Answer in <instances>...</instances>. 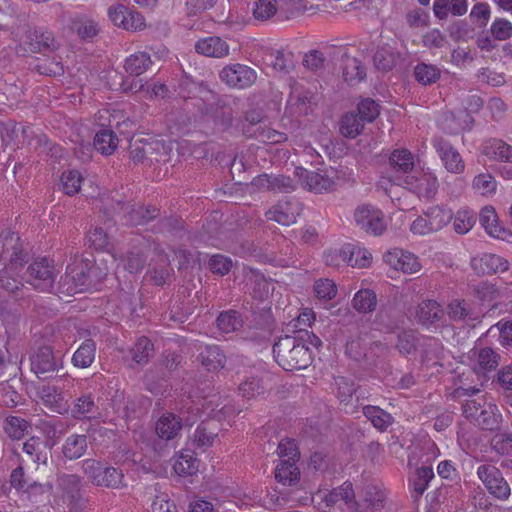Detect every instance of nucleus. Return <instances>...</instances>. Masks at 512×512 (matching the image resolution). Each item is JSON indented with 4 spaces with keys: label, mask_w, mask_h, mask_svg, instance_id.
<instances>
[{
    "label": "nucleus",
    "mask_w": 512,
    "mask_h": 512,
    "mask_svg": "<svg viewBox=\"0 0 512 512\" xmlns=\"http://www.w3.org/2000/svg\"><path fill=\"white\" fill-rule=\"evenodd\" d=\"M304 185L309 191L315 193L330 192L335 189L336 183L327 172L306 171Z\"/></svg>",
    "instance_id": "23"
},
{
    "label": "nucleus",
    "mask_w": 512,
    "mask_h": 512,
    "mask_svg": "<svg viewBox=\"0 0 512 512\" xmlns=\"http://www.w3.org/2000/svg\"><path fill=\"white\" fill-rule=\"evenodd\" d=\"M343 78L351 85L359 83L366 76L365 68L357 58L344 56L343 59Z\"/></svg>",
    "instance_id": "36"
},
{
    "label": "nucleus",
    "mask_w": 512,
    "mask_h": 512,
    "mask_svg": "<svg viewBox=\"0 0 512 512\" xmlns=\"http://www.w3.org/2000/svg\"><path fill=\"white\" fill-rule=\"evenodd\" d=\"M297 461L281 460L275 469V478L283 485H293L299 481L300 471Z\"/></svg>",
    "instance_id": "38"
},
{
    "label": "nucleus",
    "mask_w": 512,
    "mask_h": 512,
    "mask_svg": "<svg viewBox=\"0 0 512 512\" xmlns=\"http://www.w3.org/2000/svg\"><path fill=\"white\" fill-rule=\"evenodd\" d=\"M97 482L98 487L108 489H123L127 486L123 470L111 465H106L102 477Z\"/></svg>",
    "instance_id": "35"
},
{
    "label": "nucleus",
    "mask_w": 512,
    "mask_h": 512,
    "mask_svg": "<svg viewBox=\"0 0 512 512\" xmlns=\"http://www.w3.org/2000/svg\"><path fill=\"white\" fill-rule=\"evenodd\" d=\"M361 499L365 500L369 505L384 510L387 503V494L382 486L370 483L363 487Z\"/></svg>",
    "instance_id": "48"
},
{
    "label": "nucleus",
    "mask_w": 512,
    "mask_h": 512,
    "mask_svg": "<svg viewBox=\"0 0 512 512\" xmlns=\"http://www.w3.org/2000/svg\"><path fill=\"white\" fill-rule=\"evenodd\" d=\"M177 95L184 100L199 99L202 102L214 99L215 93L202 82H195L188 76H183L177 86Z\"/></svg>",
    "instance_id": "14"
},
{
    "label": "nucleus",
    "mask_w": 512,
    "mask_h": 512,
    "mask_svg": "<svg viewBox=\"0 0 512 512\" xmlns=\"http://www.w3.org/2000/svg\"><path fill=\"white\" fill-rule=\"evenodd\" d=\"M31 370L40 379H46L52 376L57 370V362L55 360L52 348L49 346L40 347L30 358Z\"/></svg>",
    "instance_id": "13"
},
{
    "label": "nucleus",
    "mask_w": 512,
    "mask_h": 512,
    "mask_svg": "<svg viewBox=\"0 0 512 512\" xmlns=\"http://www.w3.org/2000/svg\"><path fill=\"white\" fill-rule=\"evenodd\" d=\"M58 486L71 503H77L82 498V481L78 475L63 474L58 477Z\"/></svg>",
    "instance_id": "29"
},
{
    "label": "nucleus",
    "mask_w": 512,
    "mask_h": 512,
    "mask_svg": "<svg viewBox=\"0 0 512 512\" xmlns=\"http://www.w3.org/2000/svg\"><path fill=\"white\" fill-rule=\"evenodd\" d=\"M155 251H157V259L152 260L150 263L148 273L153 284L162 286L171 277L173 270L170 267L168 256L158 246L155 248Z\"/></svg>",
    "instance_id": "19"
},
{
    "label": "nucleus",
    "mask_w": 512,
    "mask_h": 512,
    "mask_svg": "<svg viewBox=\"0 0 512 512\" xmlns=\"http://www.w3.org/2000/svg\"><path fill=\"white\" fill-rule=\"evenodd\" d=\"M146 260L147 257L144 252L134 247L123 258L124 268L130 273H138L144 268Z\"/></svg>",
    "instance_id": "57"
},
{
    "label": "nucleus",
    "mask_w": 512,
    "mask_h": 512,
    "mask_svg": "<svg viewBox=\"0 0 512 512\" xmlns=\"http://www.w3.org/2000/svg\"><path fill=\"white\" fill-rule=\"evenodd\" d=\"M388 351L389 348L386 344L380 341L372 342L369 347H366L363 364L370 366L377 365L378 360L385 357Z\"/></svg>",
    "instance_id": "60"
},
{
    "label": "nucleus",
    "mask_w": 512,
    "mask_h": 512,
    "mask_svg": "<svg viewBox=\"0 0 512 512\" xmlns=\"http://www.w3.org/2000/svg\"><path fill=\"white\" fill-rule=\"evenodd\" d=\"M217 326L224 333H231L243 326V318L236 310L223 311L217 317Z\"/></svg>",
    "instance_id": "47"
},
{
    "label": "nucleus",
    "mask_w": 512,
    "mask_h": 512,
    "mask_svg": "<svg viewBox=\"0 0 512 512\" xmlns=\"http://www.w3.org/2000/svg\"><path fill=\"white\" fill-rule=\"evenodd\" d=\"M174 471L180 476H191L198 471V462L191 451L182 452L173 464Z\"/></svg>",
    "instance_id": "49"
},
{
    "label": "nucleus",
    "mask_w": 512,
    "mask_h": 512,
    "mask_svg": "<svg viewBox=\"0 0 512 512\" xmlns=\"http://www.w3.org/2000/svg\"><path fill=\"white\" fill-rule=\"evenodd\" d=\"M373 62L378 70L390 71L396 64V54L389 47H380L373 56Z\"/></svg>",
    "instance_id": "54"
},
{
    "label": "nucleus",
    "mask_w": 512,
    "mask_h": 512,
    "mask_svg": "<svg viewBox=\"0 0 512 512\" xmlns=\"http://www.w3.org/2000/svg\"><path fill=\"white\" fill-rule=\"evenodd\" d=\"M197 360L209 372H216L224 368L226 356L217 345H207L200 351Z\"/></svg>",
    "instance_id": "21"
},
{
    "label": "nucleus",
    "mask_w": 512,
    "mask_h": 512,
    "mask_svg": "<svg viewBox=\"0 0 512 512\" xmlns=\"http://www.w3.org/2000/svg\"><path fill=\"white\" fill-rule=\"evenodd\" d=\"M500 356L489 347L482 348L477 354L474 370L477 373H486L495 370L499 365Z\"/></svg>",
    "instance_id": "45"
},
{
    "label": "nucleus",
    "mask_w": 512,
    "mask_h": 512,
    "mask_svg": "<svg viewBox=\"0 0 512 512\" xmlns=\"http://www.w3.org/2000/svg\"><path fill=\"white\" fill-rule=\"evenodd\" d=\"M501 415L495 413L492 406L484 408L479 412L478 417L474 420V424L479 426L482 430L495 431L499 428Z\"/></svg>",
    "instance_id": "52"
},
{
    "label": "nucleus",
    "mask_w": 512,
    "mask_h": 512,
    "mask_svg": "<svg viewBox=\"0 0 512 512\" xmlns=\"http://www.w3.org/2000/svg\"><path fill=\"white\" fill-rule=\"evenodd\" d=\"M30 427V424L28 421L21 417L17 416H9L4 421V431L6 434L14 440H19L22 437L25 436V434L28 432V428Z\"/></svg>",
    "instance_id": "51"
},
{
    "label": "nucleus",
    "mask_w": 512,
    "mask_h": 512,
    "mask_svg": "<svg viewBox=\"0 0 512 512\" xmlns=\"http://www.w3.org/2000/svg\"><path fill=\"white\" fill-rule=\"evenodd\" d=\"M94 147L103 155H111L118 145L116 134L110 129L98 131L94 137Z\"/></svg>",
    "instance_id": "43"
},
{
    "label": "nucleus",
    "mask_w": 512,
    "mask_h": 512,
    "mask_svg": "<svg viewBox=\"0 0 512 512\" xmlns=\"http://www.w3.org/2000/svg\"><path fill=\"white\" fill-rule=\"evenodd\" d=\"M433 477L434 472L432 467L422 466L416 469L414 475L410 479V485L412 486L416 497H420L424 493Z\"/></svg>",
    "instance_id": "50"
},
{
    "label": "nucleus",
    "mask_w": 512,
    "mask_h": 512,
    "mask_svg": "<svg viewBox=\"0 0 512 512\" xmlns=\"http://www.w3.org/2000/svg\"><path fill=\"white\" fill-rule=\"evenodd\" d=\"M96 345L92 339L85 340L72 357L74 366L88 368L95 359Z\"/></svg>",
    "instance_id": "42"
},
{
    "label": "nucleus",
    "mask_w": 512,
    "mask_h": 512,
    "mask_svg": "<svg viewBox=\"0 0 512 512\" xmlns=\"http://www.w3.org/2000/svg\"><path fill=\"white\" fill-rule=\"evenodd\" d=\"M27 254L18 233L5 231L0 234V264L7 262L12 269L22 267L27 262Z\"/></svg>",
    "instance_id": "5"
},
{
    "label": "nucleus",
    "mask_w": 512,
    "mask_h": 512,
    "mask_svg": "<svg viewBox=\"0 0 512 512\" xmlns=\"http://www.w3.org/2000/svg\"><path fill=\"white\" fill-rule=\"evenodd\" d=\"M199 110L202 115L211 118L216 124L220 125L223 129H227L232 125L233 121V110L232 108L224 103L223 101L214 99L203 102L199 106Z\"/></svg>",
    "instance_id": "11"
},
{
    "label": "nucleus",
    "mask_w": 512,
    "mask_h": 512,
    "mask_svg": "<svg viewBox=\"0 0 512 512\" xmlns=\"http://www.w3.org/2000/svg\"><path fill=\"white\" fill-rule=\"evenodd\" d=\"M417 332L415 330H404L398 335L396 348L401 354H411L416 351Z\"/></svg>",
    "instance_id": "61"
},
{
    "label": "nucleus",
    "mask_w": 512,
    "mask_h": 512,
    "mask_svg": "<svg viewBox=\"0 0 512 512\" xmlns=\"http://www.w3.org/2000/svg\"><path fill=\"white\" fill-rule=\"evenodd\" d=\"M325 502L328 506H333L339 501L352 506L355 500V493L351 482L346 481L341 486L334 488L325 496Z\"/></svg>",
    "instance_id": "40"
},
{
    "label": "nucleus",
    "mask_w": 512,
    "mask_h": 512,
    "mask_svg": "<svg viewBox=\"0 0 512 512\" xmlns=\"http://www.w3.org/2000/svg\"><path fill=\"white\" fill-rule=\"evenodd\" d=\"M430 224V230L434 232L441 230L452 219V211L440 206H433L424 212Z\"/></svg>",
    "instance_id": "46"
},
{
    "label": "nucleus",
    "mask_w": 512,
    "mask_h": 512,
    "mask_svg": "<svg viewBox=\"0 0 512 512\" xmlns=\"http://www.w3.org/2000/svg\"><path fill=\"white\" fill-rule=\"evenodd\" d=\"M153 62L147 52L139 51L125 60V71L131 76H140L150 69Z\"/></svg>",
    "instance_id": "32"
},
{
    "label": "nucleus",
    "mask_w": 512,
    "mask_h": 512,
    "mask_svg": "<svg viewBox=\"0 0 512 512\" xmlns=\"http://www.w3.org/2000/svg\"><path fill=\"white\" fill-rule=\"evenodd\" d=\"M61 183L65 194L73 196L80 191L82 176L77 170L63 172Z\"/></svg>",
    "instance_id": "58"
},
{
    "label": "nucleus",
    "mask_w": 512,
    "mask_h": 512,
    "mask_svg": "<svg viewBox=\"0 0 512 512\" xmlns=\"http://www.w3.org/2000/svg\"><path fill=\"white\" fill-rule=\"evenodd\" d=\"M413 75L419 84L428 86L440 79L441 71L436 65L420 62L414 67Z\"/></svg>",
    "instance_id": "41"
},
{
    "label": "nucleus",
    "mask_w": 512,
    "mask_h": 512,
    "mask_svg": "<svg viewBox=\"0 0 512 512\" xmlns=\"http://www.w3.org/2000/svg\"><path fill=\"white\" fill-rule=\"evenodd\" d=\"M154 351L153 343L147 337H140L130 349L129 355L137 366H144L149 362Z\"/></svg>",
    "instance_id": "34"
},
{
    "label": "nucleus",
    "mask_w": 512,
    "mask_h": 512,
    "mask_svg": "<svg viewBox=\"0 0 512 512\" xmlns=\"http://www.w3.org/2000/svg\"><path fill=\"white\" fill-rule=\"evenodd\" d=\"M447 314L455 322L479 321V315L473 311L471 305L465 300H452L447 306Z\"/></svg>",
    "instance_id": "24"
},
{
    "label": "nucleus",
    "mask_w": 512,
    "mask_h": 512,
    "mask_svg": "<svg viewBox=\"0 0 512 512\" xmlns=\"http://www.w3.org/2000/svg\"><path fill=\"white\" fill-rule=\"evenodd\" d=\"M476 218L473 212L458 211L453 221V228L458 234H466L475 224Z\"/></svg>",
    "instance_id": "63"
},
{
    "label": "nucleus",
    "mask_w": 512,
    "mask_h": 512,
    "mask_svg": "<svg viewBox=\"0 0 512 512\" xmlns=\"http://www.w3.org/2000/svg\"><path fill=\"white\" fill-rule=\"evenodd\" d=\"M404 184L410 190L421 191L425 186V191L428 195L435 194L438 188L436 177L423 173L418 170L416 174L407 175L404 179Z\"/></svg>",
    "instance_id": "26"
},
{
    "label": "nucleus",
    "mask_w": 512,
    "mask_h": 512,
    "mask_svg": "<svg viewBox=\"0 0 512 512\" xmlns=\"http://www.w3.org/2000/svg\"><path fill=\"white\" fill-rule=\"evenodd\" d=\"M70 412L74 419L79 420L96 418L99 414L98 407L91 393H84L76 398Z\"/></svg>",
    "instance_id": "22"
},
{
    "label": "nucleus",
    "mask_w": 512,
    "mask_h": 512,
    "mask_svg": "<svg viewBox=\"0 0 512 512\" xmlns=\"http://www.w3.org/2000/svg\"><path fill=\"white\" fill-rule=\"evenodd\" d=\"M21 44L17 52L20 50L32 53H42L45 55L47 52H53L59 48V43L56 41L51 31L43 30L41 28L26 27L25 33L20 40Z\"/></svg>",
    "instance_id": "4"
},
{
    "label": "nucleus",
    "mask_w": 512,
    "mask_h": 512,
    "mask_svg": "<svg viewBox=\"0 0 512 512\" xmlns=\"http://www.w3.org/2000/svg\"><path fill=\"white\" fill-rule=\"evenodd\" d=\"M168 146L160 140L140 139L130 145V157L135 163L160 162L168 156Z\"/></svg>",
    "instance_id": "3"
},
{
    "label": "nucleus",
    "mask_w": 512,
    "mask_h": 512,
    "mask_svg": "<svg viewBox=\"0 0 512 512\" xmlns=\"http://www.w3.org/2000/svg\"><path fill=\"white\" fill-rule=\"evenodd\" d=\"M472 268L480 274L502 273L508 270L509 262L496 254H484L471 260Z\"/></svg>",
    "instance_id": "18"
},
{
    "label": "nucleus",
    "mask_w": 512,
    "mask_h": 512,
    "mask_svg": "<svg viewBox=\"0 0 512 512\" xmlns=\"http://www.w3.org/2000/svg\"><path fill=\"white\" fill-rule=\"evenodd\" d=\"M253 137L262 142H268L271 144L285 142L288 138L285 133L262 126L257 127L255 131H253Z\"/></svg>",
    "instance_id": "64"
},
{
    "label": "nucleus",
    "mask_w": 512,
    "mask_h": 512,
    "mask_svg": "<svg viewBox=\"0 0 512 512\" xmlns=\"http://www.w3.org/2000/svg\"><path fill=\"white\" fill-rule=\"evenodd\" d=\"M338 125L343 137L354 139L363 132L365 123L355 111H349L341 116Z\"/></svg>",
    "instance_id": "27"
},
{
    "label": "nucleus",
    "mask_w": 512,
    "mask_h": 512,
    "mask_svg": "<svg viewBox=\"0 0 512 512\" xmlns=\"http://www.w3.org/2000/svg\"><path fill=\"white\" fill-rule=\"evenodd\" d=\"M355 112L365 124L372 123L379 115V106L374 100L366 98L358 103Z\"/></svg>",
    "instance_id": "59"
},
{
    "label": "nucleus",
    "mask_w": 512,
    "mask_h": 512,
    "mask_svg": "<svg viewBox=\"0 0 512 512\" xmlns=\"http://www.w3.org/2000/svg\"><path fill=\"white\" fill-rule=\"evenodd\" d=\"M197 53L206 57L222 58L229 54V45L217 36L199 39L195 44Z\"/></svg>",
    "instance_id": "20"
},
{
    "label": "nucleus",
    "mask_w": 512,
    "mask_h": 512,
    "mask_svg": "<svg viewBox=\"0 0 512 512\" xmlns=\"http://www.w3.org/2000/svg\"><path fill=\"white\" fill-rule=\"evenodd\" d=\"M220 431V424L214 419L202 421L196 428L193 438L192 446L194 449L205 450L211 447L214 440L217 438Z\"/></svg>",
    "instance_id": "15"
},
{
    "label": "nucleus",
    "mask_w": 512,
    "mask_h": 512,
    "mask_svg": "<svg viewBox=\"0 0 512 512\" xmlns=\"http://www.w3.org/2000/svg\"><path fill=\"white\" fill-rule=\"evenodd\" d=\"M220 78L233 88H247L255 83L257 74L252 68L243 64H232L224 67Z\"/></svg>",
    "instance_id": "9"
},
{
    "label": "nucleus",
    "mask_w": 512,
    "mask_h": 512,
    "mask_svg": "<svg viewBox=\"0 0 512 512\" xmlns=\"http://www.w3.org/2000/svg\"><path fill=\"white\" fill-rule=\"evenodd\" d=\"M268 220H273L281 225L289 226L296 221V213L288 202H279L266 212Z\"/></svg>",
    "instance_id": "37"
},
{
    "label": "nucleus",
    "mask_w": 512,
    "mask_h": 512,
    "mask_svg": "<svg viewBox=\"0 0 512 512\" xmlns=\"http://www.w3.org/2000/svg\"><path fill=\"white\" fill-rule=\"evenodd\" d=\"M294 335L282 336L273 345L276 362L285 370H301L307 368L313 360L309 347Z\"/></svg>",
    "instance_id": "2"
},
{
    "label": "nucleus",
    "mask_w": 512,
    "mask_h": 512,
    "mask_svg": "<svg viewBox=\"0 0 512 512\" xmlns=\"http://www.w3.org/2000/svg\"><path fill=\"white\" fill-rule=\"evenodd\" d=\"M477 476L488 492L499 500H506L511 494L508 482L502 472L494 465L482 464L477 469Z\"/></svg>",
    "instance_id": "6"
},
{
    "label": "nucleus",
    "mask_w": 512,
    "mask_h": 512,
    "mask_svg": "<svg viewBox=\"0 0 512 512\" xmlns=\"http://www.w3.org/2000/svg\"><path fill=\"white\" fill-rule=\"evenodd\" d=\"M354 220L360 229L374 236L381 235L387 228L383 212L371 204L357 206Z\"/></svg>",
    "instance_id": "7"
},
{
    "label": "nucleus",
    "mask_w": 512,
    "mask_h": 512,
    "mask_svg": "<svg viewBox=\"0 0 512 512\" xmlns=\"http://www.w3.org/2000/svg\"><path fill=\"white\" fill-rule=\"evenodd\" d=\"M432 144L449 172L459 174L464 171L465 164L461 155L448 140L438 136L434 137Z\"/></svg>",
    "instance_id": "10"
},
{
    "label": "nucleus",
    "mask_w": 512,
    "mask_h": 512,
    "mask_svg": "<svg viewBox=\"0 0 512 512\" xmlns=\"http://www.w3.org/2000/svg\"><path fill=\"white\" fill-rule=\"evenodd\" d=\"M353 308L359 313H370L376 309L377 296L371 289H361L353 297Z\"/></svg>",
    "instance_id": "44"
},
{
    "label": "nucleus",
    "mask_w": 512,
    "mask_h": 512,
    "mask_svg": "<svg viewBox=\"0 0 512 512\" xmlns=\"http://www.w3.org/2000/svg\"><path fill=\"white\" fill-rule=\"evenodd\" d=\"M48 442L38 437H30L23 444V451L37 464H46L48 460Z\"/></svg>",
    "instance_id": "33"
},
{
    "label": "nucleus",
    "mask_w": 512,
    "mask_h": 512,
    "mask_svg": "<svg viewBox=\"0 0 512 512\" xmlns=\"http://www.w3.org/2000/svg\"><path fill=\"white\" fill-rule=\"evenodd\" d=\"M158 231L180 237L184 231V221L178 216L165 217L159 221Z\"/></svg>",
    "instance_id": "62"
},
{
    "label": "nucleus",
    "mask_w": 512,
    "mask_h": 512,
    "mask_svg": "<svg viewBox=\"0 0 512 512\" xmlns=\"http://www.w3.org/2000/svg\"><path fill=\"white\" fill-rule=\"evenodd\" d=\"M337 253L340 254V264H347L351 267H365L369 264V257L363 254V256L359 259V255L361 254L360 250L355 251V249L348 245L343 247L340 250H337Z\"/></svg>",
    "instance_id": "53"
},
{
    "label": "nucleus",
    "mask_w": 512,
    "mask_h": 512,
    "mask_svg": "<svg viewBox=\"0 0 512 512\" xmlns=\"http://www.w3.org/2000/svg\"><path fill=\"white\" fill-rule=\"evenodd\" d=\"M88 439L83 434H72L65 439L62 446V454L67 460L81 458L87 451Z\"/></svg>",
    "instance_id": "28"
},
{
    "label": "nucleus",
    "mask_w": 512,
    "mask_h": 512,
    "mask_svg": "<svg viewBox=\"0 0 512 512\" xmlns=\"http://www.w3.org/2000/svg\"><path fill=\"white\" fill-rule=\"evenodd\" d=\"M65 254H69V262L65 275L59 281L60 293L68 296L82 293L95 287L106 276V272L96 265L92 253L78 255L71 248Z\"/></svg>",
    "instance_id": "1"
},
{
    "label": "nucleus",
    "mask_w": 512,
    "mask_h": 512,
    "mask_svg": "<svg viewBox=\"0 0 512 512\" xmlns=\"http://www.w3.org/2000/svg\"><path fill=\"white\" fill-rule=\"evenodd\" d=\"M482 153L493 160L512 162V146L499 139L485 141Z\"/></svg>",
    "instance_id": "31"
},
{
    "label": "nucleus",
    "mask_w": 512,
    "mask_h": 512,
    "mask_svg": "<svg viewBox=\"0 0 512 512\" xmlns=\"http://www.w3.org/2000/svg\"><path fill=\"white\" fill-rule=\"evenodd\" d=\"M362 412L364 416L371 421L372 425L380 431H385L394 421L390 413L378 406H364Z\"/></svg>",
    "instance_id": "39"
},
{
    "label": "nucleus",
    "mask_w": 512,
    "mask_h": 512,
    "mask_svg": "<svg viewBox=\"0 0 512 512\" xmlns=\"http://www.w3.org/2000/svg\"><path fill=\"white\" fill-rule=\"evenodd\" d=\"M445 311L436 300L427 299L420 302L415 311L416 322L424 328L436 327L444 319Z\"/></svg>",
    "instance_id": "12"
},
{
    "label": "nucleus",
    "mask_w": 512,
    "mask_h": 512,
    "mask_svg": "<svg viewBox=\"0 0 512 512\" xmlns=\"http://www.w3.org/2000/svg\"><path fill=\"white\" fill-rule=\"evenodd\" d=\"M479 221L486 232L493 237L505 239V235L509 234L505 228L499 226L497 214L491 206H485L481 209Z\"/></svg>",
    "instance_id": "30"
},
{
    "label": "nucleus",
    "mask_w": 512,
    "mask_h": 512,
    "mask_svg": "<svg viewBox=\"0 0 512 512\" xmlns=\"http://www.w3.org/2000/svg\"><path fill=\"white\" fill-rule=\"evenodd\" d=\"M38 397L44 405L58 414L68 413L70 406L64 394L57 387L43 385L37 390Z\"/></svg>",
    "instance_id": "17"
},
{
    "label": "nucleus",
    "mask_w": 512,
    "mask_h": 512,
    "mask_svg": "<svg viewBox=\"0 0 512 512\" xmlns=\"http://www.w3.org/2000/svg\"><path fill=\"white\" fill-rule=\"evenodd\" d=\"M35 68L42 75L58 77L64 74V65L57 57L41 59Z\"/></svg>",
    "instance_id": "55"
},
{
    "label": "nucleus",
    "mask_w": 512,
    "mask_h": 512,
    "mask_svg": "<svg viewBox=\"0 0 512 512\" xmlns=\"http://www.w3.org/2000/svg\"><path fill=\"white\" fill-rule=\"evenodd\" d=\"M81 467L91 484L98 487L97 481L102 477L106 464L96 459L88 458L82 461Z\"/></svg>",
    "instance_id": "56"
},
{
    "label": "nucleus",
    "mask_w": 512,
    "mask_h": 512,
    "mask_svg": "<svg viewBox=\"0 0 512 512\" xmlns=\"http://www.w3.org/2000/svg\"><path fill=\"white\" fill-rule=\"evenodd\" d=\"M389 165L397 174V177L403 180L407 175L416 174L414 155L405 148L395 149L389 157Z\"/></svg>",
    "instance_id": "16"
},
{
    "label": "nucleus",
    "mask_w": 512,
    "mask_h": 512,
    "mask_svg": "<svg viewBox=\"0 0 512 512\" xmlns=\"http://www.w3.org/2000/svg\"><path fill=\"white\" fill-rule=\"evenodd\" d=\"M25 277L34 288L50 291L55 281L54 268L46 258H42L28 266Z\"/></svg>",
    "instance_id": "8"
},
{
    "label": "nucleus",
    "mask_w": 512,
    "mask_h": 512,
    "mask_svg": "<svg viewBox=\"0 0 512 512\" xmlns=\"http://www.w3.org/2000/svg\"><path fill=\"white\" fill-rule=\"evenodd\" d=\"M181 418L174 413L167 412L163 414L156 423V432L164 440L173 439L182 429Z\"/></svg>",
    "instance_id": "25"
}]
</instances>
